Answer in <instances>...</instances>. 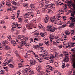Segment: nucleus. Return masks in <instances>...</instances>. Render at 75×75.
Masks as SVG:
<instances>
[{"label": "nucleus", "mask_w": 75, "mask_h": 75, "mask_svg": "<svg viewBox=\"0 0 75 75\" xmlns=\"http://www.w3.org/2000/svg\"><path fill=\"white\" fill-rule=\"evenodd\" d=\"M48 28L46 30L47 31H50V32H54L55 31V28H54L52 25H48L47 26Z\"/></svg>", "instance_id": "1"}, {"label": "nucleus", "mask_w": 75, "mask_h": 75, "mask_svg": "<svg viewBox=\"0 0 75 75\" xmlns=\"http://www.w3.org/2000/svg\"><path fill=\"white\" fill-rule=\"evenodd\" d=\"M21 42L20 45L18 47V48H21V46H23V45H25L27 48L30 46V45L28 43H26V42H25L24 41H21Z\"/></svg>", "instance_id": "2"}, {"label": "nucleus", "mask_w": 75, "mask_h": 75, "mask_svg": "<svg viewBox=\"0 0 75 75\" xmlns=\"http://www.w3.org/2000/svg\"><path fill=\"white\" fill-rule=\"evenodd\" d=\"M44 54H45V55H44V54H39V57H41L42 58H43V57H44V56H47V54H45V52H44Z\"/></svg>", "instance_id": "3"}, {"label": "nucleus", "mask_w": 75, "mask_h": 75, "mask_svg": "<svg viewBox=\"0 0 75 75\" xmlns=\"http://www.w3.org/2000/svg\"><path fill=\"white\" fill-rule=\"evenodd\" d=\"M32 52V50L29 51L28 52H27L26 53V54L25 55V56H24V57L25 58H28V57L26 56H28V55H30L29 53H31V52Z\"/></svg>", "instance_id": "4"}, {"label": "nucleus", "mask_w": 75, "mask_h": 75, "mask_svg": "<svg viewBox=\"0 0 75 75\" xmlns=\"http://www.w3.org/2000/svg\"><path fill=\"white\" fill-rule=\"evenodd\" d=\"M68 57L67 56H65V57L64 58V61L66 62H68V61H69V59H68Z\"/></svg>", "instance_id": "5"}, {"label": "nucleus", "mask_w": 75, "mask_h": 75, "mask_svg": "<svg viewBox=\"0 0 75 75\" xmlns=\"http://www.w3.org/2000/svg\"><path fill=\"white\" fill-rule=\"evenodd\" d=\"M4 49L7 50H10V47L4 45L3 46Z\"/></svg>", "instance_id": "6"}, {"label": "nucleus", "mask_w": 75, "mask_h": 75, "mask_svg": "<svg viewBox=\"0 0 75 75\" xmlns=\"http://www.w3.org/2000/svg\"><path fill=\"white\" fill-rule=\"evenodd\" d=\"M23 38L22 39H21V40H22V41H25V42L27 40H28V37H25L24 36Z\"/></svg>", "instance_id": "7"}, {"label": "nucleus", "mask_w": 75, "mask_h": 75, "mask_svg": "<svg viewBox=\"0 0 75 75\" xmlns=\"http://www.w3.org/2000/svg\"><path fill=\"white\" fill-rule=\"evenodd\" d=\"M39 7H42L44 6V3L42 2H40L39 4Z\"/></svg>", "instance_id": "8"}, {"label": "nucleus", "mask_w": 75, "mask_h": 75, "mask_svg": "<svg viewBox=\"0 0 75 75\" xmlns=\"http://www.w3.org/2000/svg\"><path fill=\"white\" fill-rule=\"evenodd\" d=\"M11 43L13 46H16V45H17V42L14 40H13L12 42Z\"/></svg>", "instance_id": "9"}, {"label": "nucleus", "mask_w": 75, "mask_h": 75, "mask_svg": "<svg viewBox=\"0 0 75 75\" xmlns=\"http://www.w3.org/2000/svg\"><path fill=\"white\" fill-rule=\"evenodd\" d=\"M8 42L7 40H4L2 42V44L3 45V46H4V45H6V44H8Z\"/></svg>", "instance_id": "10"}, {"label": "nucleus", "mask_w": 75, "mask_h": 75, "mask_svg": "<svg viewBox=\"0 0 75 75\" xmlns=\"http://www.w3.org/2000/svg\"><path fill=\"white\" fill-rule=\"evenodd\" d=\"M49 18L48 17H45V19H44V21L45 23H47V22L49 20Z\"/></svg>", "instance_id": "11"}, {"label": "nucleus", "mask_w": 75, "mask_h": 75, "mask_svg": "<svg viewBox=\"0 0 75 75\" xmlns=\"http://www.w3.org/2000/svg\"><path fill=\"white\" fill-rule=\"evenodd\" d=\"M30 63L32 65H35V63H36V62L35 61H34L31 60L30 61Z\"/></svg>", "instance_id": "12"}, {"label": "nucleus", "mask_w": 75, "mask_h": 75, "mask_svg": "<svg viewBox=\"0 0 75 75\" xmlns=\"http://www.w3.org/2000/svg\"><path fill=\"white\" fill-rule=\"evenodd\" d=\"M41 68L40 66L38 67L36 69V71H41Z\"/></svg>", "instance_id": "13"}, {"label": "nucleus", "mask_w": 75, "mask_h": 75, "mask_svg": "<svg viewBox=\"0 0 75 75\" xmlns=\"http://www.w3.org/2000/svg\"><path fill=\"white\" fill-rule=\"evenodd\" d=\"M55 17L54 16L52 18H51L50 20H51L52 22L53 23L54 21H55Z\"/></svg>", "instance_id": "14"}, {"label": "nucleus", "mask_w": 75, "mask_h": 75, "mask_svg": "<svg viewBox=\"0 0 75 75\" xmlns=\"http://www.w3.org/2000/svg\"><path fill=\"white\" fill-rule=\"evenodd\" d=\"M24 37V36H23V35H18V38L19 39H21V38H23Z\"/></svg>", "instance_id": "15"}, {"label": "nucleus", "mask_w": 75, "mask_h": 75, "mask_svg": "<svg viewBox=\"0 0 75 75\" xmlns=\"http://www.w3.org/2000/svg\"><path fill=\"white\" fill-rule=\"evenodd\" d=\"M30 6L31 8H35V5H34V4H31L30 5Z\"/></svg>", "instance_id": "16"}, {"label": "nucleus", "mask_w": 75, "mask_h": 75, "mask_svg": "<svg viewBox=\"0 0 75 75\" xmlns=\"http://www.w3.org/2000/svg\"><path fill=\"white\" fill-rule=\"evenodd\" d=\"M50 8H55V4H53L52 5H49Z\"/></svg>", "instance_id": "17"}, {"label": "nucleus", "mask_w": 75, "mask_h": 75, "mask_svg": "<svg viewBox=\"0 0 75 75\" xmlns=\"http://www.w3.org/2000/svg\"><path fill=\"white\" fill-rule=\"evenodd\" d=\"M60 38H61V36L59 35L58 36H56L54 38L55 39H57V40L58 39V38H59L58 40H59Z\"/></svg>", "instance_id": "18"}, {"label": "nucleus", "mask_w": 75, "mask_h": 75, "mask_svg": "<svg viewBox=\"0 0 75 75\" xmlns=\"http://www.w3.org/2000/svg\"><path fill=\"white\" fill-rule=\"evenodd\" d=\"M11 18L12 19L14 20V19H15V18H16V17H15L14 15L13 14L12 16H11Z\"/></svg>", "instance_id": "19"}, {"label": "nucleus", "mask_w": 75, "mask_h": 75, "mask_svg": "<svg viewBox=\"0 0 75 75\" xmlns=\"http://www.w3.org/2000/svg\"><path fill=\"white\" fill-rule=\"evenodd\" d=\"M7 64H8V63H6V62H5L4 61V62H3L2 65H3V66H6V65H7Z\"/></svg>", "instance_id": "20"}, {"label": "nucleus", "mask_w": 75, "mask_h": 75, "mask_svg": "<svg viewBox=\"0 0 75 75\" xmlns=\"http://www.w3.org/2000/svg\"><path fill=\"white\" fill-rule=\"evenodd\" d=\"M11 3L12 4H14V5H15V6H17V4H18V3H17L16 2H11Z\"/></svg>", "instance_id": "21"}, {"label": "nucleus", "mask_w": 75, "mask_h": 75, "mask_svg": "<svg viewBox=\"0 0 75 75\" xmlns=\"http://www.w3.org/2000/svg\"><path fill=\"white\" fill-rule=\"evenodd\" d=\"M37 59L38 60V61L40 63H41L42 62V60L41 58H40L39 59Z\"/></svg>", "instance_id": "22"}, {"label": "nucleus", "mask_w": 75, "mask_h": 75, "mask_svg": "<svg viewBox=\"0 0 75 75\" xmlns=\"http://www.w3.org/2000/svg\"><path fill=\"white\" fill-rule=\"evenodd\" d=\"M39 47H40V46H39V45H38L34 46L33 47V48H34L35 49H37V48Z\"/></svg>", "instance_id": "23"}, {"label": "nucleus", "mask_w": 75, "mask_h": 75, "mask_svg": "<svg viewBox=\"0 0 75 75\" xmlns=\"http://www.w3.org/2000/svg\"><path fill=\"white\" fill-rule=\"evenodd\" d=\"M9 67H11V68H14V66L12 64H9Z\"/></svg>", "instance_id": "24"}, {"label": "nucleus", "mask_w": 75, "mask_h": 75, "mask_svg": "<svg viewBox=\"0 0 75 75\" xmlns=\"http://www.w3.org/2000/svg\"><path fill=\"white\" fill-rule=\"evenodd\" d=\"M24 22L25 23V24H27V23H28L29 21H28V20L27 19L26 20H25Z\"/></svg>", "instance_id": "25"}, {"label": "nucleus", "mask_w": 75, "mask_h": 75, "mask_svg": "<svg viewBox=\"0 0 75 75\" xmlns=\"http://www.w3.org/2000/svg\"><path fill=\"white\" fill-rule=\"evenodd\" d=\"M37 75H42V72L41 71H38Z\"/></svg>", "instance_id": "26"}, {"label": "nucleus", "mask_w": 75, "mask_h": 75, "mask_svg": "<svg viewBox=\"0 0 75 75\" xmlns=\"http://www.w3.org/2000/svg\"><path fill=\"white\" fill-rule=\"evenodd\" d=\"M29 14H28L27 13H25V17H26V18L28 17V16H29Z\"/></svg>", "instance_id": "27"}, {"label": "nucleus", "mask_w": 75, "mask_h": 75, "mask_svg": "<svg viewBox=\"0 0 75 75\" xmlns=\"http://www.w3.org/2000/svg\"><path fill=\"white\" fill-rule=\"evenodd\" d=\"M43 58H42V59H44L45 60H48L49 59L48 57H45L44 56V57H43Z\"/></svg>", "instance_id": "28"}, {"label": "nucleus", "mask_w": 75, "mask_h": 75, "mask_svg": "<svg viewBox=\"0 0 75 75\" xmlns=\"http://www.w3.org/2000/svg\"><path fill=\"white\" fill-rule=\"evenodd\" d=\"M18 22H20V23H21L22 22V19L21 18H19L18 19Z\"/></svg>", "instance_id": "29"}, {"label": "nucleus", "mask_w": 75, "mask_h": 75, "mask_svg": "<svg viewBox=\"0 0 75 75\" xmlns=\"http://www.w3.org/2000/svg\"><path fill=\"white\" fill-rule=\"evenodd\" d=\"M70 27H71L72 26H74V23H70V25H69Z\"/></svg>", "instance_id": "30"}, {"label": "nucleus", "mask_w": 75, "mask_h": 75, "mask_svg": "<svg viewBox=\"0 0 75 75\" xmlns=\"http://www.w3.org/2000/svg\"><path fill=\"white\" fill-rule=\"evenodd\" d=\"M63 57V54H61L59 56V57L60 58H62V57Z\"/></svg>", "instance_id": "31"}, {"label": "nucleus", "mask_w": 75, "mask_h": 75, "mask_svg": "<svg viewBox=\"0 0 75 75\" xmlns=\"http://www.w3.org/2000/svg\"><path fill=\"white\" fill-rule=\"evenodd\" d=\"M17 17H18V16H19V14L20 13V11L19 10H18L17 11Z\"/></svg>", "instance_id": "32"}, {"label": "nucleus", "mask_w": 75, "mask_h": 75, "mask_svg": "<svg viewBox=\"0 0 75 75\" xmlns=\"http://www.w3.org/2000/svg\"><path fill=\"white\" fill-rule=\"evenodd\" d=\"M5 62H6V63L7 64V63H10V61H9L8 60H6V61H4Z\"/></svg>", "instance_id": "33"}, {"label": "nucleus", "mask_w": 75, "mask_h": 75, "mask_svg": "<svg viewBox=\"0 0 75 75\" xmlns=\"http://www.w3.org/2000/svg\"><path fill=\"white\" fill-rule=\"evenodd\" d=\"M33 11H31V12H28V14H34V10H32Z\"/></svg>", "instance_id": "34"}, {"label": "nucleus", "mask_w": 75, "mask_h": 75, "mask_svg": "<svg viewBox=\"0 0 75 75\" xmlns=\"http://www.w3.org/2000/svg\"><path fill=\"white\" fill-rule=\"evenodd\" d=\"M71 45H72L71 46V47H74L75 46V43H72Z\"/></svg>", "instance_id": "35"}, {"label": "nucleus", "mask_w": 75, "mask_h": 75, "mask_svg": "<svg viewBox=\"0 0 75 75\" xmlns=\"http://www.w3.org/2000/svg\"><path fill=\"white\" fill-rule=\"evenodd\" d=\"M65 34L66 35H69V34H70V33L69 32L68 33V32L66 31Z\"/></svg>", "instance_id": "36"}, {"label": "nucleus", "mask_w": 75, "mask_h": 75, "mask_svg": "<svg viewBox=\"0 0 75 75\" xmlns=\"http://www.w3.org/2000/svg\"><path fill=\"white\" fill-rule=\"evenodd\" d=\"M62 24H63V23L60 24V25H62V27H66V25H62Z\"/></svg>", "instance_id": "37"}, {"label": "nucleus", "mask_w": 75, "mask_h": 75, "mask_svg": "<svg viewBox=\"0 0 75 75\" xmlns=\"http://www.w3.org/2000/svg\"><path fill=\"white\" fill-rule=\"evenodd\" d=\"M16 24H14L13 25L12 28H16Z\"/></svg>", "instance_id": "38"}, {"label": "nucleus", "mask_w": 75, "mask_h": 75, "mask_svg": "<svg viewBox=\"0 0 75 75\" xmlns=\"http://www.w3.org/2000/svg\"><path fill=\"white\" fill-rule=\"evenodd\" d=\"M4 69H6V72H7V71H8V69H7V67H4Z\"/></svg>", "instance_id": "39"}, {"label": "nucleus", "mask_w": 75, "mask_h": 75, "mask_svg": "<svg viewBox=\"0 0 75 75\" xmlns=\"http://www.w3.org/2000/svg\"><path fill=\"white\" fill-rule=\"evenodd\" d=\"M52 13V11L51 10H49L48 11V13H49L50 14Z\"/></svg>", "instance_id": "40"}, {"label": "nucleus", "mask_w": 75, "mask_h": 75, "mask_svg": "<svg viewBox=\"0 0 75 75\" xmlns=\"http://www.w3.org/2000/svg\"><path fill=\"white\" fill-rule=\"evenodd\" d=\"M21 27H22L21 25L19 26V25H17V27H18V29L20 28H21Z\"/></svg>", "instance_id": "41"}, {"label": "nucleus", "mask_w": 75, "mask_h": 75, "mask_svg": "<svg viewBox=\"0 0 75 75\" xmlns=\"http://www.w3.org/2000/svg\"><path fill=\"white\" fill-rule=\"evenodd\" d=\"M65 67H66L65 66V64H64L62 66V68H64Z\"/></svg>", "instance_id": "42"}, {"label": "nucleus", "mask_w": 75, "mask_h": 75, "mask_svg": "<svg viewBox=\"0 0 75 75\" xmlns=\"http://www.w3.org/2000/svg\"><path fill=\"white\" fill-rule=\"evenodd\" d=\"M55 66L56 67H57L58 66V63L57 62H56L55 64Z\"/></svg>", "instance_id": "43"}, {"label": "nucleus", "mask_w": 75, "mask_h": 75, "mask_svg": "<svg viewBox=\"0 0 75 75\" xmlns=\"http://www.w3.org/2000/svg\"><path fill=\"white\" fill-rule=\"evenodd\" d=\"M18 67H20V68H21V67H23V66H22V65H21V63H19L18 64Z\"/></svg>", "instance_id": "44"}, {"label": "nucleus", "mask_w": 75, "mask_h": 75, "mask_svg": "<svg viewBox=\"0 0 75 75\" xmlns=\"http://www.w3.org/2000/svg\"><path fill=\"white\" fill-rule=\"evenodd\" d=\"M73 68H75V62L73 63Z\"/></svg>", "instance_id": "45"}, {"label": "nucleus", "mask_w": 75, "mask_h": 75, "mask_svg": "<svg viewBox=\"0 0 75 75\" xmlns=\"http://www.w3.org/2000/svg\"><path fill=\"white\" fill-rule=\"evenodd\" d=\"M45 51H46V50L43 49H41V52H45Z\"/></svg>", "instance_id": "46"}, {"label": "nucleus", "mask_w": 75, "mask_h": 75, "mask_svg": "<svg viewBox=\"0 0 75 75\" xmlns=\"http://www.w3.org/2000/svg\"><path fill=\"white\" fill-rule=\"evenodd\" d=\"M26 30V29H25V28L24 27L23 28L22 30V31L23 32H24V31H25Z\"/></svg>", "instance_id": "47"}, {"label": "nucleus", "mask_w": 75, "mask_h": 75, "mask_svg": "<svg viewBox=\"0 0 75 75\" xmlns=\"http://www.w3.org/2000/svg\"><path fill=\"white\" fill-rule=\"evenodd\" d=\"M30 43H31V42H32L33 41V39L32 38L30 39Z\"/></svg>", "instance_id": "48"}, {"label": "nucleus", "mask_w": 75, "mask_h": 75, "mask_svg": "<svg viewBox=\"0 0 75 75\" xmlns=\"http://www.w3.org/2000/svg\"><path fill=\"white\" fill-rule=\"evenodd\" d=\"M66 47H71V46L69 45V44H67L66 45Z\"/></svg>", "instance_id": "49"}, {"label": "nucleus", "mask_w": 75, "mask_h": 75, "mask_svg": "<svg viewBox=\"0 0 75 75\" xmlns=\"http://www.w3.org/2000/svg\"><path fill=\"white\" fill-rule=\"evenodd\" d=\"M28 4H25L24 5H23V6H24V7H25L27 8V7H28Z\"/></svg>", "instance_id": "50"}, {"label": "nucleus", "mask_w": 75, "mask_h": 75, "mask_svg": "<svg viewBox=\"0 0 75 75\" xmlns=\"http://www.w3.org/2000/svg\"><path fill=\"white\" fill-rule=\"evenodd\" d=\"M35 35H37L38 36V35H39V33L38 32H37L35 33Z\"/></svg>", "instance_id": "51"}, {"label": "nucleus", "mask_w": 75, "mask_h": 75, "mask_svg": "<svg viewBox=\"0 0 75 75\" xmlns=\"http://www.w3.org/2000/svg\"><path fill=\"white\" fill-rule=\"evenodd\" d=\"M45 44H46V45H50V44L48 42H45Z\"/></svg>", "instance_id": "52"}, {"label": "nucleus", "mask_w": 75, "mask_h": 75, "mask_svg": "<svg viewBox=\"0 0 75 75\" xmlns=\"http://www.w3.org/2000/svg\"><path fill=\"white\" fill-rule=\"evenodd\" d=\"M13 51L15 54H17V50H13Z\"/></svg>", "instance_id": "53"}, {"label": "nucleus", "mask_w": 75, "mask_h": 75, "mask_svg": "<svg viewBox=\"0 0 75 75\" xmlns=\"http://www.w3.org/2000/svg\"><path fill=\"white\" fill-rule=\"evenodd\" d=\"M43 45V43H39V46H42Z\"/></svg>", "instance_id": "54"}, {"label": "nucleus", "mask_w": 75, "mask_h": 75, "mask_svg": "<svg viewBox=\"0 0 75 75\" xmlns=\"http://www.w3.org/2000/svg\"><path fill=\"white\" fill-rule=\"evenodd\" d=\"M64 9L65 10H66V9H67V6L66 5H65L64 6Z\"/></svg>", "instance_id": "55"}, {"label": "nucleus", "mask_w": 75, "mask_h": 75, "mask_svg": "<svg viewBox=\"0 0 75 75\" xmlns=\"http://www.w3.org/2000/svg\"><path fill=\"white\" fill-rule=\"evenodd\" d=\"M37 13V14H40V11H39V10H38L36 11Z\"/></svg>", "instance_id": "56"}, {"label": "nucleus", "mask_w": 75, "mask_h": 75, "mask_svg": "<svg viewBox=\"0 0 75 75\" xmlns=\"http://www.w3.org/2000/svg\"><path fill=\"white\" fill-rule=\"evenodd\" d=\"M40 35H41V37H44V33H40Z\"/></svg>", "instance_id": "57"}, {"label": "nucleus", "mask_w": 75, "mask_h": 75, "mask_svg": "<svg viewBox=\"0 0 75 75\" xmlns=\"http://www.w3.org/2000/svg\"><path fill=\"white\" fill-rule=\"evenodd\" d=\"M72 21H75V18L74 17L72 18Z\"/></svg>", "instance_id": "58"}, {"label": "nucleus", "mask_w": 75, "mask_h": 75, "mask_svg": "<svg viewBox=\"0 0 75 75\" xmlns=\"http://www.w3.org/2000/svg\"><path fill=\"white\" fill-rule=\"evenodd\" d=\"M40 28L43 30V29H44V27L42 26H41V27Z\"/></svg>", "instance_id": "59"}, {"label": "nucleus", "mask_w": 75, "mask_h": 75, "mask_svg": "<svg viewBox=\"0 0 75 75\" xmlns=\"http://www.w3.org/2000/svg\"><path fill=\"white\" fill-rule=\"evenodd\" d=\"M1 46H2V45H0V50H3V49L1 47Z\"/></svg>", "instance_id": "60"}, {"label": "nucleus", "mask_w": 75, "mask_h": 75, "mask_svg": "<svg viewBox=\"0 0 75 75\" xmlns=\"http://www.w3.org/2000/svg\"><path fill=\"white\" fill-rule=\"evenodd\" d=\"M71 16L72 17H74V13H71Z\"/></svg>", "instance_id": "61"}, {"label": "nucleus", "mask_w": 75, "mask_h": 75, "mask_svg": "<svg viewBox=\"0 0 75 75\" xmlns=\"http://www.w3.org/2000/svg\"><path fill=\"white\" fill-rule=\"evenodd\" d=\"M72 6H73L74 9H75V7H74V6H75V5L74 4H72Z\"/></svg>", "instance_id": "62"}, {"label": "nucleus", "mask_w": 75, "mask_h": 75, "mask_svg": "<svg viewBox=\"0 0 75 75\" xmlns=\"http://www.w3.org/2000/svg\"><path fill=\"white\" fill-rule=\"evenodd\" d=\"M1 24H4V21H1Z\"/></svg>", "instance_id": "63"}, {"label": "nucleus", "mask_w": 75, "mask_h": 75, "mask_svg": "<svg viewBox=\"0 0 75 75\" xmlns=\"http://www.w3.org/2000/svg\"><path fill=\"white\" fill-rule=\"evenodd\" d=\"M57 75H61V73L60 72L58 73H57Z\"/></svg>", "instance_id": "64"}]
</instances>
